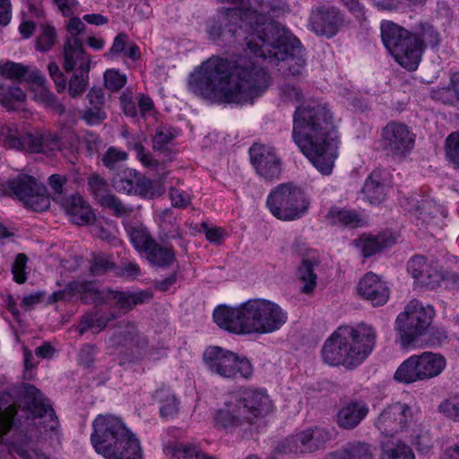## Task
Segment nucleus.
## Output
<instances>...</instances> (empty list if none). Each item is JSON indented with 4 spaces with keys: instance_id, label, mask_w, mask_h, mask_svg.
I'll use <instances>...</instances> for the list:
<instances>
[{
    "instance_id": "f257e3e1",
    "label": "nucleus",
    "mask_w": 459,
    "mask_h": 459,
    "mask_svg": "<svg viewBox=\"0 0 459 459\" xmlns=\"http://www.w3.org/2000/svg\"><path fill=\"white\" fill-rule=\"evenodd\" d=\"M234 4L225 12L234 40L255 55V60L245 57L231 61L212 56L191 74L188 85L197 96L212 102L246 103L259 96L269 86L270 76L263 63L275 65L286 62L290 65L299 40L292 38L274 21L264 22V14L277 9L269 1L262 0L259 10L249 8L248 0H220Z\"/></svg>"
},
{
    "instance_id": "f03ea898",
    "label": "nucleus",
    "mask_w": 459,
    "mask_h": 459,
    "mask_svg": "<svg viewBox=\"0 0 459 459\" xmlns=\"http://www.w3.org/2000/svg\"><path fill=\"white\" fill-rule=\"evenodd\" d=\"M332 116L321 105L299 107L293 117V138L301 152L323 175L332 173L338 156L331 134Z\"/></svg>"
},
{
    "instance_id": "7ed1b4c3",
    "label": "nucleus",
    "mask_w": 459,
    "mask_h": 459,
    "mask_svg": "<svg viewBox=\"0 0 459 459\" xmlns=\"http://www.w3.org/2000/svg\"><path fill=\"white\" fill-rule=\"evenodd\" d=\"M214 322L234 333H269L280 329L287 320L281 307L266 299L248 300L238 307H218Z\"/></svg>"
},
{
    "instance_id": "20e7f679",
    "label": "nucleus",
    "mask_w": 459,
    "mask_h": 459,
    "mask_svg": "<svg viewBox=\"0 0 459 459\" xmlns=\"http://www.w3.org/2000/svg\"><path fill=\"white\" fill-rule=\"evenodd\" d=\"M376 337L374 328L365 323L356 327L340 326L323 347L324 360L330 365L354 368L370 354Z\"/></svg>"
},
{
    "instance_id": "39448f33",
    "label": "nucleus",
    "mask_w": 459,
    "mask_h": 459,
    "mask_svg": "<svg viewBox=\"0 0 459 459\" xmlns=\"http://www.w3.org/2000/svg\"><path fill=\"white\" fill-rule=\"evenodd\" d=\"M91 444L107 459H141L139 440L117 417L100 415L93 421Z\"/></svg>"
},
{
    "instance_id": "423d86ee",
    "label": "nucleus",
    "mask_w": 459,
    "mask_h": 459,
    "mask_svg": "<svg viewBox=\"0 0 459 459\" xmlns=\"http://www.w3.org/2000/svg\"><path fill=\"white\" fill-rule=\"evenodd\" d=\"M382 39L395 60L404 68L414 71L417 69L424 45L435 47L438 44L437 34L431 27L423 29L420 36L407 30L387 22L381 26Z\"/></svg>"
},
{
    "instance_id": "0eeeda50",
    "label": "nucleus",
    "mask_w": 459,
    "mask_h": 459,
    "mask_svg": "<svg viewBox=\"0 0 459 459\" xmlns=\"http://www.w3.org/2000/svg\"><path fill=\"white\" fill-rule=\"evenodd\" d=\"M273 410L267 394L256 390L245 392L241 396H232L215 415L216 425L221 428H237L255 424Z\"/></svg>"
},
{
    "instance_id": "6e6552de",
    "label": "nucleus",
    "mask_w": 459,
    "mask_h": 459,
    "mask_svg": "<svg viewBox=\"0 0 459 459\" xmlns=\"http://www.w3.org/2000/svg\"><path fill=\"white\" fill-rule=\"evenodd\" d=\"M309 202L303 190L292 183L279 185L267 198L272 214L282 221L300 218L308 209Z\"/></svg>"
},
{
    "instance_id": "1a4fd4ad",
    "label": "nucleus",
    "mask_w": 459,
    "mask_h": 459,
    "mask_svg": "<svg viewBox=\"0 0 459 459\" xmlns=\"http://www.w3.org/2000/svg\"><path fill=\"white\" fill-rule=\"evenodd\" d=\"M446 366L442 354L424 351L405 359L395 371L394 379L404 384L429 380L439 376Z\"/></svg>"
},
{
    "instance_id": "9d476101",
    "label": "nucleus",
    "mask_w": 459,
    "mask_h": 459,
    "mask_svg": "<svg viewBox=\"0 0 459 459\" xmlns=\"http://www.w3.org/2000/svg\"><path fill=\"white\" fill-rule=\"evenodd\" d=\"M0 195L15 196L34 212H43L50 205L44 185L31 176L21 174L0 185Z\"/></svg>"
},
{
    "instance_id": "9b49d317",
    "label": "nucleus",
    "mask_w": 459,
    "mask_h": 459,
    "mask_svg": "<svg viewBox=\"0 0 459 459\" xmlns=\"http://www.w3.org/2000/svg\"><path fill=\"white\" fill-rule=\"evenodd\" d=\"M0 134L4 138V145L9 149L44 154L60 149L59 137L50 132L19 134L14 124H5L0 127Z\"/></svg>"
},
{
    "instance_id": "f8f14e48",
    "label": "nucleus",
    "mask_w": 459,
    "mask_h": 459,
    "mask_svg": "<svg viewBox=\"0 0 459 459\" xmlns=\"http://www.w3.org/2000/svg\"><path fill=\"white\" fill-rule=\"evenodd\" d=\"M433 316L434 310L431 307H424L417 299L411 300L396 319L403 345L409 346L419 336L424 334Z\"/></svg>"
},
{
    "instance_id": "ddd939ff",
    "label": "nucleus",
    "mask_w": 459,
    "mask_h": 459,
    "mask_svg": "<svg viewBox=\"0 0 459 459\" xmlns=\"http://www.w3.org/2000/svg\"><path fill=\"white\" fill-rule=\"evenodd\" d=\"M204 359L208 368L221 377L234 378L238 375L248 378L253 373L251 363L246 358L221 347H210L204 351Z\"/></svg>"
},
{
    "instance_id": "4468645a",
    "label": "nucleus",
    "mask_w": 459,
    "mask_h": 459,
    "mask_svg": "<svg viewBox=\"0 0 459 459\" xmlns=\"http://www.w3.org/2000/svg\"><path fill=\"white\" fill-rule=\"evenodd\" d=\"M110 293V289L88 281V329L99 333L115 317L111 312L105 311L107 302L111 299Z\"/></svg>"
},
{
    "instance_id": "2eb2a0df",
    "label": "nucleus",
    "mask_w": 459,
    "mask_h": 459,
    "mask_svg": "<svg viewBox=\"0 0 459 459\" xmlns=\"http://www.w3.org/2000/svg\"><path fill=\"white\" fill-rule=\"evenodd\" d=\"M25 398L27 407L34 418L43 419L40 422L45 432H51L50 437L56 436L59 439V420L49 403V401L40 390L34 385H27L25 386Z\"/></svg>"
},
{
    "instance_id": "dca6fc26",
    "label": "nucleus",
    "mask_w": 459,
    "mask_h": 459,
    "mask_svg": "<svg viewBox=\"0 0 459 459\" xmlns=\"http://www.w3.org/2000/svg\"><path fill=\"white\" fill-rule=\"evenodd\" d=\"M70 37L64 46V67L66 72L74 70L80 62L82 65V58L85 55L83 42L79 36L84 31V23L78 17H71L66 24Z\"/></svg>"
},
{
    "instance_id": "f3484780",
    "label": "nucleus",
    "mask_w": 459,
    "mask_h": 459,
    "mask_svg": "<svg viewBox=\"0 0 459 459\" xmlns=\"http://www.w3.org/2000/svg\"><path fill=\"white\" fill-rule=\"evenodd\" d=\"M411 420L410 407L405 403H394L385 408L378 416L377 428L385 436H393L403 430Z\"/></svg>"
},
{
    "instance_id": "a211bd4d",
    "label": "nucleus",
    "mask_w": 459,
    "mask_h": 459,
    "mask_svg": "<svg viewBox=\"0 0 459 459\" xmlns=\"http://www.w3.org/2000/svg\"><path fill=\"white\" fill-rule=\"evenodd\" d=\"M383 148L394 155H404L414 143V135L403 124L389 123L383 129Z\"/></svg>"
},
{
    "instance_id": "6ab92c4d",
    "label": "nucleus",
    "mask_w": 459,
    "mask_h": 459,
    "mask_svg": "<svg viewBox=\"0 0 459 459\" xmlns=\"http://www.w3.org/2000/svg\"><path fill=\"white\" fill-rule=\"evenodd\" d=\"M250 158L256 172L266 180L278 178L281 161L273 151L264 145L254 144L250 148Z\"/></svg>"
},
{
    "instance_id": "aec40b11",
    "label": "nucleus",
    "mask_w": 459,
    "mask_h": 459,
    "mask_svg": "<svg viewBox=\"0 0 459 459\" xmlns=\"http://www.w3.org/2000/svg\"><path fill=\"white\" fill-rule=\"evenodd\" d=\"M358 292L364 299L370 301L374 307L385 305L390 296L386 282L373 273H366L359 281Z\"/></svg>"
},
{
    "instance_id": "412c9836",
    "label": "nucleus",
    "mask_w": 459,
    "mask_h": 459,
    "mask_svg": "<svg viewBox=\"0 0 459 459\" xmlns=\"http://www.w3.org/2000/svg\"><path fill=\"white\" fill-rule=\"evenodd\" d=\"M342 22L340 12L334 7H318L310 15L311 28L319 35H333Z\"/></svg>"
},
{
    "instance_id": "4be33fe9",
    "label": "nucleus",
    "mask_w": 459,
    "mask_h": 459,
    "mask_svg": "<svg viewBox=\"0 0 459 459\" xmlns=\"http://www.w3.org/2000/svg\"><path fill=\"white\" fill-rule=\"evenodd\" d=\"M408 271L420 285L430 289L438 286L442 280L440 272L427 264L425 257L421 255H415L411 259L408 264Z\"/></svg>"
},
{
    "instance_id": "5701e85b",
    "label": "nucleus",
    "mask_w": 459,
    "mask_h": 459,
    "mask_svg": "<svg viewBox=\"0 0 459 459\" xmlns=\"http://www.w3.org/2000/svg\"><path fill=\"white\" fill-rule=\"evenodd\" d=\"M368 413V408L362 402H352L343 406L337 413V424L344 429H352Z\"/></svg>"
},
{
    "instance_id": "b1692460",
    "label": "nucleus",
    "mask_w": 459,
    "mask_h": 459,
    "mask_svg": "<svg viewBox=\"0 0 459 459\" xmlns=\"http://www.w3.org/2000/svg\"><path fill=\"white\" fill-rule=\"evenodd\" d=\"M147 261L157 267H170L175 260L176 254L171 245H160L157 241L144 254Z\"/></svg>"
},
{
    "instance_id": "393cba45",
    "label": "nucleus",
    "mask_w": 459,
    "mask_h": 459,
    "mask_svg": "<svg viewBox=\"0 0 459 459\" xmlns=\"http://www.w3.org/2000/svg\"><path fill=\"white\" fill-rule=\"evenodd\" d=\"M88 125L101 124L107 118L102 89L92 88L88 94Z\"/></svg>"
},
{
    "instance_id": "a878e982",
    "label": "nucleus",
    "mask_w": 459,
    "mask_h": 459,
    "mask_svg": "<svg viewBox=\"0 0 459 459\" xmlns=\"http://www.w3.org/2000/svg\"><path fill=\"white\" fill-rule=\"evenodd\" d=\"M111 299L115 300L117 307L127 311L132 310L135 306L143 304L152 299V294L150 291L142 290L138 292L114 291L111 290Z\"/></svg>"
},
{
    "instance_id": "bb28decb",
    "label": "nucleus",
    "mask_w": 459,
    "mask_h": 459,
    "mask_svg": "<svg viewBox=\"0 0 459 459\" xmlns=\"http://www.w3.org/2000/svg\"><path fill=\"white\" fill-rule=\"evenodd\" d=\"M394 243V238L391 234L383 233L376 237L360 238L357 241V246L361 248L363 256L369 257Z\"/></svg>"
},
{
    "instance_id": "cd10ccee",
    "label": "nucleus",
    "mask_w": 459,
    "mask_h": 459,
    "mask_svg": "<svg viewBox=\"0 0 459 459\" xmlns=\"http://www.w3.org/2000/svg\"><path fill=\"white\" fill-rule=\"evenodd\" d=\"M126 232L130 242L139 253L145 254L156 241L143 225H129L126 227Z\"/></svg>"
},
{
    "instance_id": "c85d7f7f",
    "label": "nucleus",
    "mask_w": 459,
    "mask_h": 459,
    "mask_svg": "<svg viewBox=\"0 0 459 459\" xmlns=\"http://www.w3.org/2000/svg\"><path fill=\"white\" fill-rule=\"evenodd\" d=\"M362 191L370 204H380L385 199V185L378 172L374 171L368 176Z\"/></svg>"
},
{
    "instance_id": "c756f323",
    "label": "nucleus",
    "mask_w": 459,
    "mask_h": 459,
    "mask_svg": "<svg viewBox=\"0 0 459 459\" xmlns=\"http://www.w3.org/2000/svg\"><path fill=\"white\" fill-rule=\"evenodd\" d=\"M65 212L71 217V221L77 225L86 224V209L82 196L73 195L69 198L59 200Z\"/></svg>"
},
{
    "instance_id": "7c9ffc66",
    "label": "nucleus",
    "mask_w": 459,
    "mask_h": 459,
    "mask_svg": "<svg viewBox=\"0 0 459 459\" xmlns=\"http://www.w3.org/2000/svg\"><path fill=\"white\" fill-rule=\"evenodd\" d=\"M25 100L26 94L21 87L0 82V104L7 110L16 109V103H22Z\"/></svg>"
},
{
    "instance_id": "2f4dec72",
    "label": "nucleus",
    "mask_w": 459,
    "mask_h": 459,
    "mask_svg": "<svg viewBox=\"0 0 459 459\" xmlns=\"http://www.w3.org/2000/svg\"><path fill=\"white\" fill-rule=\"evenodd\" d=\"M380 459H415V455L406 443L399 440L383 443Z\"/></svg>"
},
{
    "instance_id": "473e14b6",
    "label": "nucleus",
    "mask_w": 459,
    "mask_h": 459,
    "mask_svg": "<svg viewBox=\"0 0 459 459\" xmlns=\"http://www.w3.org/2000/svg\"><path fill=\"white\" fill-rule=\"evenodd\" d=\"M164 192L165 188L160 181L151 180L138 175L134 195L145 198H156L162 195Z\"/></svg>"
},
{
    "instance_id": "72a5a7b5",
    "label": "nucleus",
    "mask_w": 459,
    "mask_h": 459,
    "mask_svg": "<svg viewBox=\"0 0 459 459\" xmlns=\"http://www.w3.org/2000/svg\"><path fill=\"white\" fill-rule=\"evenodd\" d=\"M336 459H374V454L368 444L357 442L337 452Z\"/></svg>"
},
{
    "instance_id": "f704fd0d",
    "label": "nucleus",
    "mask_w": 459,
    "mask_h": 459,
    "mask_svg": "<svg viewBox=\"0 0 459 459\" xmlns=\"http://www.w3.org/2000/svg\"><path fill=\"white\" fill-rule=\"evenodd\" d=\"M299 279L304 283L302 292H311L316 284V275L314 273V264L308 259H304L298 268Z\"/></svg>"
},
{
    "instance_id": "c9c22d12",
    "label": "nucleus",
    "mask_w": 459,
    "mask_h": 459,
    "mask_svg": "<svg viewBox=\"0 0 459 459\" xmlns=\"http://www.w3.org/2000/svg\"><path fill=\"white\" fill-rule=\"evenodd\" d=\"M156 396L161 403L160 411L162 417L171 416L178 411V401L169 390L160 389L157 391Z\"/></svg>"
},
{
    "instance_id": "e433bc0d",
    "label": "nucleus",
    "mask_w": 459,
    "mask_h": 459,
    "mask_svg": "<svg viewBox=\"0 0 459 459\" xmlns=\"http://www.w3.org/2000/svg\"><path fill=\"white\" fill-rule=\"evenodd\" d=\"M138 173L134 169H127L119 175L118 178L114 181V186L118 192L127 195H134L136 187V178Z\"/></svg>"
},
{
    "instance_id": "4c0bfd02",
    "label": "nucleus",
    "mask_w": 459,
    "mask_h": 459,
    "mask_svg": "<svg viewBox=\"0 0 459 459\" xmlns=\"http://www.w3.org/2000/svg\"><path fill=\"white\" fill-rule=\"evenodd\" d=\"M13 449L22 459H49L45 454L34 448L27 437L13 443Z\"/></svg>"
},
{
    "instance_id": "58836bf2",
    "label": "nucleus",
    "mask_w": 459,
    "mask_h": 459,
    "mask_svg": "<svg viewBox=\"0 0 459 459\" xmlns=\"http://www.w3.org/2000/svg\"><path fill=\"white\" fill-rule=\"evenodd\" d=\"M116 265L111 261L110 255L104 253L92 254L89 271L94 276L103 275L109 270L115 269Z\"/></svg>"
},
{
    "instance_id": "ea45409f",
    "label": "nucleus",
    "mask_w": 459,
    "mask_h": 459,
    "mask_svg": "<svg viewBox=\"0 0 459 459\" xmlns=\"http://www.w3.org/2000/svg\"><path fill=\"white\" fill-rule=\"evenodd\" d=\"M28 74V66L13 61H0V74L7 79L21 81Z\"/></svg>"
},
{
    "instance_id": "a19ab883",
    "label": "nucleus",
    "mask_w": 459,
    "mask_h": 459,
    "mask_svg": "<svg viewBox=\"0 0 459 459\" xmlns=\"http://www.w3.org/2000/svg\"><path fill=\"white\" fill-rule=\"evenodd\" d=\"M76 65H79V68L74 72L73 77L71 78L68 89L72 97L81 95L86 89V82L83 76L85 56L82 58V65H81L80 62L77 63Z\"/></svg>"
},
{
    "instance_id": "79ce46f5",
    "label": "nucleus",
    "mask_w": 459,
    "mask_h": 459,
    "mask_svg": "<svg viewBox=\"0 0 459 459\" xmlns=\"http://www.w3.org/2000/svg\"><path fill=\"white\" fill-rule=\"evenodd\" d=\"M86 293V283L82 281H74L68 283L65 290L55 291L49 297V302L54 303L65 299L67 294L72 296L81 294V299H83V294Z\"/></svg>"
},
{
    "instance_id": "37998d69",
    "label": "nucleus",
    "mask_w": 459,
    "mask_h": 459,
    "mask_svg": "<svg viewBox=\"0 0 459 459\" xmlns=\"http://www.w3.org/2000/svg\"><path fill=\"white\" fill-rule=\"evenodd\" d=\"M308 436L311 452H316L323 447L330 439V433L323 429L315 428L306 429Z\"/></svg>"
},
{
    "instance_id": "c03bdc74",
    "label": "nucleus",
    "mask_w": 459,
    "mask_h": 459,
    "mask_svg": "<svg viewBox=\"0 0 459 459\" xmlns=\"http://www.w3.org/2000/svg\"><path fill=\"white\" fill-rule=\"evenodd\" d=\"M328 215L333 219L334 223L344 226L358 227L361 222L359 216L351 211H331Z\"/></svg>"
},
{
    "instance_id": "a18cd8bd",
    "label": "nucleus",
    "mask_w": 459,
    "mask_h": 459,
    "mask_svg": "<svg viewBox=\"0 0 459 459\" xmlns=\"http://www.w3.org/2000/svg\"><path fill=\"white\" fill-rule=\"evenodd\" d=\"M56 30L55 28L49 25L43 27L41 34L37 39V48L39 51H48L56 42Z\"/></svg>"
},
{
    "instance_id": "49530a36",
    "label": "nucleus",
    "mask_w": 459,
    "mask_h": 459,
    "mask_svg": "<svg viewBox=\"0 0 459 459\" xmlns=\"http://www.w3.org/2000/svg\"><path fill=\"white\" fill-rule=\"evenodd\" d=\"M127 156L126 152L109 147L102 157V162L106 168L112 170L117 168L118 163L125 161Z\"/></svg>"
},
{
    "instance_id": "de8ad7c7",
    "label": "nucleus",
    "mask_w": 459,
    "mask_h": 459,
    "mask_svg": "<svg viewBox=\"0 0 459 459\" xmlns=\"http://www.w3.org/2000/svg\"><path fill=\"white\" fill-rule=\"evenodd\" d=\"M105 86L113 91H117L122 89L126 82V77L119 74L117 71L109 69L104 74Z\"/></svg>"
},
{
    "instance_id": "09e8293b",
    "label": "nucleus",
    "mask_w": 459,
    "mask_h": 459,
    "mask_svg": "<svg viewBox=\"0 0 459 459\" xmlns=\"http://www.w3.org/2000/svg\"><path fill=\"white\" fill-rule=\"evenodd\" d=\"M88 184L90 185L92 194L99 204L101 202V197H105V195H108L107 193L108 183L100 175L92 174Z\"/></svg>"
},
{
    "instance_id": "8fccbe9b",
    "label": "nucleus",
    "mask_w": 459,
    "mask_h": 459,
    "mask_svg": "<svg viewBox=\"0 0 459 459\" xmlns=\"http://www.w3.org/2000/svg\"><path fill=\"white\" fill-rule=\"evenodd\" d=\"M100 204L104 207L113 210L117 216H123L131 212V209L126 207L121 201L112 194L105 195V197H101V202Z\"/></svg>"
},
{
    "instance_id": "3c124183",
    "label": "nucleus",
    "mask_w": 459,
    "mask_h": 459,
    "mask_svg": "<svg viewBox=\"0 0 459 459\" xmlns=\"http://www.w3.org/2000/svg\"><path fill=\"white\" fill-rule=\"evenodd\" d=\"M27 262V255L23 253H21L17 255L12 266L13 280L19 284L24 283L26 281L27 277L25 274V268Z\"/></svg>"
},
{
    "instance_id": "603ef678",
    "label": "nucleus",
    "mask_w": 459,
    "mask_h": 459,
    "mask_svg": "<svg viewBox=\"0 0 459 459\" xmlns=\"http://www.w3.org/2000/svg\"><path fill=\"white\" fill-rule=\"evenodd\" d=\"M439 411L446 417L458 420L459 419V397H452L443 401L438 406Z\"/></svg>"
},
{
    "instance_id": "864d4df0",
    "label": "nucleus",
    "mask_w": 459,
    "mask_h": 459,
    "mask_svg": "<svg viewBox=\"0 0 459 459\" xmlns=\"http://www.w3.org/2000/svg\"><path fill=\"white\" fill-rule=\"evenodd\" d=\"M48 181L55 195L53 199L56 202H59L63 198L64 185L67 183V178L60 174H53L48 178Z\"/></svg>"
},
{
    "instance_id": "5fc2aeb1",
    "label": "nucleus",
    "mask_w": 459,
    "mask_h": 459,
    "mask_svg": "<svg viewBox=\"0 0 459 459\" xmlns=\"http://www.w3.org/2000/svg\"><path fill=\"white\" fill-rule=\"evenodd\" d=\"M446 155L459 166V134H451L446 142Z\"/></svg>"
},
{
    "instance_id": "6e6d98bb",
    "label": "nucleus",
    "mask_w": 459,
    "mask_h": 459,
    "mask_svg": "<svg viewBox=\"0 0 459 459\" xmlns=\"http://www.w3.org/2000/svg\"><path fill=\"white\" fill-rule=\"evenodd\" d=\"M174 138V134L170 131L165 132L163 128H159L153 137V149L165 152L167 144Z\"/></svg>"
},
{
    "instance_id": "4d7b16f0",
    "label": "nucleus",
    "mask_w": 459,
    "mask_h": 459,
    "mask_svg": "<svg viewBox=\"0 0 459 459\" xmlns=\"http://www.w3.org/2000/svg\"><path fill=\"white\" fill-rule=\"evenodd\" d=\"M234 7H232L231 9H233ZM230 8H227L223 11L221 12L220 13V18H221V21L220 22H212V23L210 25L209 29H208V33L210 35V38L212 39H217L221 37V32H222V24L228 28V32L232 35V33L230 31V26H229V22L227 20L224 19V13L226 11L230 10ZM233 39L234 37L231 36Z\"/></svg>"
},
{
    "instance_id": "13d9d810",
    "label": "nucleus",
    "mask_w": 459,
    "mask_h": 459,
    "mask_svg": "<svg viewBox=\"0 0 459 459\" xmlns=\"http://www.w3.org/2000/svg\"><path fill=\"white\" fill-rule=\"evenodd\" d=\"M432 97L435 100H440L446 104H454L458 101V98L455 97L454 91L450 85L447 87H443L436 91H433Z\"/></svg>"
},
{
    "instance_id": "bf43d9fd",
    "label": "nucleus",
    "mask_w": 459,
    "mask_h": 459,
    "mask_svg": "<svg viewBox=\"0 0 459 459\" xmlns=\"http://www.w3.org/2000/svg\"><path fill=\"white\" fill-rule=\"evenodd\" d=\"M420 212L423 220L428 218H435L440 214V207L432 200H425L420 205Z\"/></svg>"
},
{
    "instance_id": "052dcab7",
    "label": "nucleus",
    "mask_w": 459,
    "mask_h": 459,
    "mask_svg": "<svg viewBox=\"0 0 459 459\" xmlns=\"http://www.w3.org/2000/svg\"><path fill=\"white\" fill-rule=\"evenodd\" d=\"M120 101L125 114L134 117L137 114V109L134 102L133 101L132 93L129 91H124L120 96Z\"/></svg>"
},
{
    "instance_id": "680f3d73",
    "label": "nucleus",
    "mask_w": 459,
    "mask_h": 459,
    "mask_svg": "<svg viewBox=\"0 0 459 459\" xmlns=\"http://www.w3.org/2000/svg\"><path fill=\"white\" fill-rule=\"evenodd\" d=\"M275 450L279 454H298L295 435L290 436L281 441Z\"/></svg>"
},
{
    "instance_id": "e2e57ef3",
    "label": "nucleus",
    "mask_w": 459,
    "mask_h": 459,
    "mask_svg": "<svg viewBox=\"0 0 459 459\" xmlns=\"http://www.w3.org/2000/svg\"><path fill=\"white\" fill-rule=\"evenodd\" d=\"M140 266L134 263H128L125 265L115 268V273L119 277L127 276L129 278H135L140 274Z\"/></svg>"
},
{
    "instance_id": "0e129e2a",
    "label": "nucleus",
    "mask_w": 459,
    "mask_h": 459,
    "mask_svg": "<svg viewBox=\"0 0 459 459\" xmlns=\"http://www.w3.org/2000/svg\"><path fill=\"white\" fill-rule=\"evenodd\" d=\"M40 97L45 103L53 108L56 112L63 114L65 111L64 105L57 101L56 97L52 92L47 90H42Z\"/></svg>"
},
{
    "instance_id": "69168bd1",
    "label": "nucleus",
    "mask_w": 459,
    "mask_h": 459,
    "mask_svg": "<svg viewBox=\"0 0 459 459\" xmlns=\"http://www.w3.org/2000/svg\"><path fill=\"white\" fill-rule=\"evenodd\" d=\"M169 196L174 207H186L190 204L189 196L179 192L175 187L170 188Z\"/></svg>"
},
{
    "instance_id": "338daca9",
    "label": "nucleus",
    "mask_w": 459,
    "mask_h": 459,
    "mask_svg": "<svg viewBox=\"0 0 459 459\" xmlns=\"http://www.w3.org/2000/svg\"><path fill=\"white\" fill-rule=\"evenodd\" d=\"M53 2L62 14L66 17L72 16L77 6L76 0H53Z\"/></svg>"
},
{
    "instance_id": "774afa93",
    "label": "nucleus",
    "mask_w": 459,
    "mask_h": 459,
    "mask_svg": "<svg viewBox=\"0 0 459 459\" xmlns=\"http://www.w3.org/2000/svg\"><path fill=\"white\" fill-rule=\"evenodd\" d=\"M12 19V4L10 0H0V24L6 26Z\"/></svg>"
}]
</instances>
